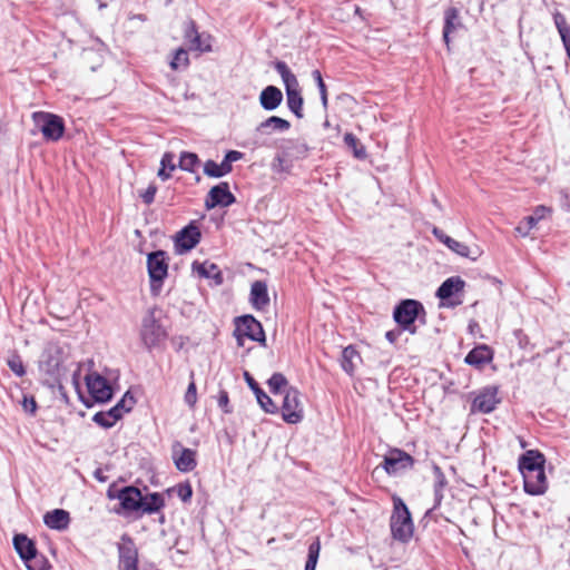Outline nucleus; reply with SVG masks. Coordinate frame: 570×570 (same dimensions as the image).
Masks as SVG:
<instances>
[{"mask_svg": "<svg viewBox=\"0 0 570 570\" xmlns=\"http://www.w3.org/2000/svg\"><path fill=\"white\" fill-rule=\"evenodd\" d=\"M390 529L392 538L401 543L410 542L414 533L411 512L405 502L399 497L393 498Z\"/></svg>", "mask_w": 570, "mask_h": 570, "instance_id": "f257e3e1", "label": "nucleus"}, {"mask_svg": "<svg viewBox=\"0 0 570 570\" xmlns=\"http://www.w3.org/2000/svg\"><path fill=\"white\" fill-rule=\"evenodd\" d=\"M274 69L281 76L286 91V102L288 109L297 117L303 118L304 99L297 77L288 68L287 63L282 60L274 62Z\"/></svg>", "mask_w": 570, "mask_h": 570, "instance_id": "f03ea898", "label": "nucleus"}, {"mask_svg": "<svg viewBox=\"0 0 570 570\" xmlns=\"http://www.w3.org/2000/svg\"><path fill=\"white\" fill-rule=\"evenodd\" d=\"M426 312L423 304L416 299L406 298L402 299L393 311V318L395 323L403 331H409L411 334L416 333L414 322L419 320L425 324Z\"/></svg>", "mask_w": 570, "mask_h": 570, "instance_id": "7ed1b4c3", "label": "nucleus"}, {"mask_svg": "<svg viewBox=\"0 0 570 570\" xmlns=\"http://www.w3.org/2000/svg\"><path fill=\"white\" fill-rule=\"evenodd\" d=\"M169 257L165 250H155L147 255V271L150 282V294L158 296L164 281L168 276Z\"/></svg>", "mask_w": 570, "mask_h": 570, "instance_id": "20e7f679", "label": "nucleus"}, {"mask_svg": "<svg viewBox=\"0 0 570 570\" xmlns=\"http://www.w3.org/2000/svg\"><path fill=\"white\" fill-rule=\"evenodd\" d=\"M158 309L149 308L141 321L140 338L147 350L157 347L167 337V331L156 317Z\"/></svg>", "mask_w": 570, "mask_h": 570, "instance_id": "39448f33", "label": "nucleus"}, {"mask_svg": "<svg viewBox=\"0 0 570 570\" xmlns=\"http://www.w3.org/2000/svg\"><path fill=\"white\" fill-rule=\"evenodd\" d=\"M32 120L45 140L58 141L62 138L66 127L60 116L47 111H35Z\"/></svg>", "mask_w": 570, "mask_h": 570, "instance_id": "423d86ee", "label": "nucleus"}, {"mask_svg": "<svg viewBox=\"0 0 570 570\" xmlns=\"http://www.w3.org/2000/svg\"><path fill=\"white\" fill-rule=\"evenodd\" d=\"M234 335L238 346L244 345V337L257 342L263 346L266 345V336L262 323L249 314L235 318Z\"/></svg>", "mask_w": 570, "mask_h": 570, "instance_id": "0eeeda50", "label": "nucleus"}, {"mask_svg": "<svg viewBox=\"0 0 570 570\" xmlns=\"http://www.w3.org/2000/svg\"><path fill=\"white\" fill-rule=\"evenodd\" d=\"M465 287V281L460 276L446 278L436 289L435 296L440 298V307L454 308L462 304L461 298H453L462 293Z\"/></svg>", "mask_w": 570, "mask_h": 570, "instance_id": "6e6552de", "label": "nucleus"}, {"mask_svg": "<svg viewBox=\"0 0 570 570\" xmlns=\"http://www.w3.org/2000/svg\"><path fill=\"white\" fill-rule=\"evenodd\" d=\"M281 412L283 420L288 424H297L304 419L301 392L295 386L285 390Z\"/></svg>", "mask_w": 570, "mask_h": 570, "instance_id": "1a4fd4ad", "label": "nucleus"}, {"mask_svg": "<svg viewBox=\"0 0 570 570\" xmlns=\"http://www.w3.org/2000/svg\"><path fill=\"white\" fill-rule=\"evenodd\" d=\"M184 41L190 51H212V36L208 33H199L196 22L193 19H188L184 22Z\"/></svg>", "mask_w": 570, "mask_h": 570, "instance_id": "9d476101", "label": "nucleus"}, {"mask_svg": "<svg viewBox=\"0 0 570 570\" xmlns=\"http://www.w3.org/2000/svg\"><path fill=\"white\" fill-rule=\"evenodd\" d=\"M119 501V509H115L118 514L128 515L134 512L141 513V498L142 493L140 489L134 485H126L119 490L116 495Z\"/></svg>", "mask_w": 570, "mask_h": 570, "instance_id": "9b49d317", "label": "nucleus"}, {"mask_svg": "<svg viewBox=\"0 0 570 570\" xmlns=\"http://www.w3.org/2000/svg\"><path fill=\"white\" fill-rule=\"evenodd\" d=\"M499 389L494 385L483 387L473 399L471 404V412L489 414L497 409V405L501 402L498 397Z\"/></svg>", "mask_w": 570, "mask_h": 570, "instance_id": "f8f14e48", "label": "nucleus"}, {"mask_svg": "<svg viewBox=\"0 0 570 570\" xmlns=\"http://www.w3.org/2000/svg\"><path fill=\"white\" fill-rule=\"evenodd\" d=\"M119 570L138 569V550L134 540L128 534H122L118 543Z\"/></svg>", "mask_w": 570, "mask_h": 570, "instance_id": "ddd939ff", "label": "nucleus"}, {"mask_svg": "<svg viewBox=\"0 0 570 570\" xmlns=\"http://www.w3.org/2000/svg\"><path fill=\"white\" fill-rule=\"evenodd\" d=\"M196 451L184 448L179 441L171 445V459L176 469L180 472H191L197 466Z\"/></svg>", "mask_w": 570, "mask_h": 570, "instance_id": "4468645a", "label": "nucleus"}, {"mask_svg": "<svg viewBox=\"0 0 570 570\" xmlns=\"http://www.w3.org/2000/svg\"><path fill=\"white\" fill-rule=\"evenodd\" d=\"M414 459L401 449H392L384 456L383 468L387 474H397L399 472L411 469L414 465Z\"/></svg>", "mask_w": 570, "mask_h": 570, "instance_id": "2eb2a0df", "label": "nucleus"}, {"mask_svg": "<svg viewBox=\"0 0 570 570\" xmlns=\"http://www.w3.org/2000/svg\"><path fill=\"white\" fill-rule=\"evenodd\" d=\"M235 202L236 197L230 193L228 183L222 181L208 191L205 198V207L208 210L218 206L228 207Z\"/></svg>", "mask_w": 570, "mask_h": 570, "instance_id": "dca6fc26", "label": "nucleus"}, {"mask_svg": "<svg viewBox=\"0 0 570 570\" xmlns=\"http://www.w3.org/2000/svg\"><path fill=\"white\" fill-rule=\"evenodd\" d=\"M202 238V233L195 223H190L180 229L175 237V248L178 254L189 252L196 247Z\"/></svg>", "mask_w": 570, "mask_h": 570, "instance_id": "f3484780", "label": "nucleus"}, {"mask_svg": "<svg viewBox=\"0 0 570 570\" xmlns=\"http://www.w3.org/2000/svg\"><path fill=\"white\" fill-rule=\"evenodd\" d=\"M86 384L89 394L96 402L105 403L112 397V390L108 381L100 374H88L86 376Z\"/></svg>", "mask_w": 570, "mask_h": 570, "instance_id": "a211bd4d", "label": "nucleus"}, {"mask_svg": "<svg viewBox=\"0 0 570 570\" xmlns=\"http://www.w3.org/2000/svg\"><path fill=\"white\" fill-rule=\"evenodd\" d=\"M544 464L546 456L539 450H528L518 460V468L523 478L544 468Z\"/></svg>", "mask_w": 570, "mask_h": 570, "instance_id": "6ab92c4d", "label": "nucleus"}, {"mask_svg": "<svg viewBox=\"0 0 570 570\" xmlns=\"http://www.w3.org/2000/svg\"><path fill=\"white\" fill-rule=\"evenodd\" d=\"M244 376L247 385L254 392L257 403L259 404L262 410L268 414H277L279 412V407L272 400V397L261 389L259 384L254 380V377L248 372H245Z\"/></svg>", "mask_w": 570, "mask_h": 570, "instance_id": "aec40b11", "label": "nucleus"}, {"mask_svg": "<svg viewBox=\"0 0 570 570\" xmlns=\"http://www.w3.org/2000/svg\"><path fill=\"white\" fill-rule=\"evenodd\" d=\"M523 489L528 494L541 495L548 489V481L544 472V468L535 471L532 474L523 478Z\"/></svg>", "mask_w": 570, "mask_h": 570, "instance_id": "412c9836", "label": "nucleus"}, {"mask_svg": "<svg viewBox=\"0 0 570 570\" xmlns=\"http://www.w3.org/2000/svg\"><path fill=\"white\" fill-rule=\"evenodd\" d=\"M282 90L273 85L265 87L259 94V105L266 111L277 109L283 102Z\"/></svg>", "mask_w": 570, "mask_h": 570, "instance_id": "4be33fe9", "label": "nucleus"}, {"mask_svg": "<svg viewBox=\"0 0 570 570\" xmlns=\"http://www.w3.org/2000/svg\"><path fill=\"white\" fill-rule=\"evenodd\" d=\"M493 360V351L485 344L472 348L465 356L464 362L476 368H481Z\"/></svg>", "mask_w": 570, "mask_h": 570, "instance_id": "5701e85b", "label": "nucleus"}, {"mask_svg": "<svg viewBox=\"0 0 570 570\" xmlns=\"http://www.w3.org/2000/svg\"><path fill=\"white\" fill-rule=\"evenodd\" d=\"M12 543L16 552L24 563L32 559L38 551L35 542L23 533L14 534Z\"/></svg>", "mask_w": 570, "mask_h": 570, "instance_id": "b1692460", "label": "nucleus"}, {"mask_svg": "<svg viewBox=\"0 0 570 570\" xmlns=\"http://www.w3.org/2000/svg\"><path fill=\"white\" fill-rule=\"evenodd\" d=\"M250 304L257 311H264L269 305L267 285L263 281H255L250 287Z\"/></svg>", "mask_w": 570, "mask_h": 570, "instance_id": "393cba45", "label": "nucleus"}, {"mask_svg": "<svg viewBox=\"0 0 570 570\" xmlns=\"http://www.w3.org/2000/svg\"><path fill=\"white\" fill-rule=\"evenodd\" d=\"M45 524L53 530H66L70 523V514L63 509H55L43 517Z\"/></svg>", "mask_w": 570, "mask_h": 570, "instance_id": "a878e982", "label": "nucleus"}, {"mask_svg": "<svg viewBox=\"0 0 570 570\" xmlns=\"http://www.w3.org/2000/svg\"><path fill=\"white\" fill-rule=\"evenodd\" d=\"M432 234L434 237L444 244L449 249L454 252L461 257H469L470 256V248L468 245L455 240L454 238L448 236L442 229L438 227H433Z\"/></svg>", "mask_w": 570, "mask_h": 570, "instance_id": "bb28decb", "label": "nucleus"}, {"mask_svg": "<svg viewBox=\"0 0 570 570\" xmlns=\"http://www.w3.org/2000/svg\"><path fill=\"white\" fill-rule=\"evenodd\" d=\"M462 23L460 21L459 10L450 7L444 11L443 40L450 48V35L454 32Z\"/></svg>", "mask_w": 570, "mask_h": 570, "instance_id": "cd10ccee", "label": "nucleus"}, {"mask_svg": "<svg viewBox=\"0 0 570 570\" xmlns=\"http://www.w3.org/2000/svg\"><path fill=\"white\" fill-rule=\"evenodd\" d=\"M193 269L204 278H213L217 285L223 284L224 277L219 267L214 263H193Z\"/></svg>", "mask_w": 570, "mask_h": 570, "instance_id": "c85d7f7f", "label": "nucleus"}, {"mask_svg": "<svg viewBox=\"0 0 570 570\" xmlns=\"http://www.w3.org/2000/svg\"><path fill=\"white\" fill-rule=\"evenodd\" d=\"M289 128L291 122L288 120L278 116H271L256 127V131L262 134H268L269 131L285 132Z\"/></svg>", "mask_w": 570, "mask_h": 570, "instance_id": "c756f323", "label": "nucleus"}, {"mask_svg": "<svg viewBox=\"0 0 570 570\" xmlns=\"http://www.w3.org/2000/svg\"><path fill=\"white\" fill-rule=\"evenodd\" d=\"M141 514H154L165 507V499L158 492L148 493L141 498Z\"/></svg>", "mask_w": 570, "mask_h": 570, "instance_id": "7c9ffc66", "label": "nucleus"}, {"mask_svg": "<svg viewBox=\"0 0 570 570\" xmlns=\"http://www.w3.org/2000/svg\"><path fill=\"white\" fill-rule=\"evenodd\" d=\"M121 419V414L118 413L117 407H111L108 411L97 412L92 416V421L104 429L112 428L117 421Z\"/></svg>", "mask_w": 570, "mask_h": 570, "instance_id": "2f4dec72", "label": "nucleus"}, {"mask_svg": "<svg viewBox=\"0 0 570 570\" xmlns=\"http://www.w3.org/2000/svg\"><path fill=\"white\" fill-rule=\"evenodd\" d=\"M554 26L561 37L564 49L570 48V27L567 24V19L563 13L556 11L553 13Z\"/></svg>", "mask_w": 570, "mask_h": 570, "instance_id": "473e14b6", "label": "nucleus"}, {"mask_svg": "<svg viewBox=\"0 0 570 570\" xmlns=\"http://www.w3.org/2000/svg\"><path fill=\"white\" fill-rule=\"evenodd\" d=\"M344 144L352 149L353 155L357 159L366 158V149L364 145L360 141V139L352 132H346L344 135Z\"/></svg>", "mask_w": 570, "mask_h": 570, "instance_id": "72a5a7b5", "label": "nucleus"}, {"mask_svg": "<svg viewBox=\"0 0 570 570\" xmlns=\"http://www.w3.org/2000/svg\"><path fill=\"white\" fill-rule=\"evenodd\" d=\"M200 160L195 153L183 151L179 156L178 167L181 170L188 173H195L196 168L199 166Z\"/></svg>", "mask_w": 570, "mask_h": 570, "instance_id": "f704fd0d", "label": "nucleus"}, {"mask_svg": "<svg viewBox=\"0 0 570 570\" xmlns=\"http://www.w3.org/2000/svg\"><path fill=\"white\" fill-rule=\"evenodd\" d=\"M552 213L551 207L539 205L533 209V214L524 217V223L528 224V229H532L537 224Z\"/></svg>", "mask_w": 570, "mask_h": 570, "instance_id": "c9c22d12", "label": "nucleus"}, {"mask_svg": "<svg viewBox=\"0 0 570 570\" xmlns=\"http://www.w3.org/2000/svg\"><path fill=\"white\" fill-rule=\"evenodd\" d=\"M268 389L272 394H279L288 386V381L283 373H274L267 381Z\"/></svg>", "mask_w": 570, "mask_h": 570, "instance_id": "e433bc0d", "label": "nucleus"}, {"mask_svg": "<svg viewBox=\"0 0 570 570\" xmlns=\"http://www.w3.org/2000/svg\"><path fill=\"white\" fill-rule=\"evenodd\" d=\"M321 552V540L318 537L308 546L305 570H315Z\"/></svg>", "mask_w": 570, "mask_h": 570, "instance_id": "4c0bfd02", "label": "nucleus"}, {"mask_svg": "<svg viewBox=\"0 0 570 570\" xmlns=\"http://www.w3.org/2000/svg\"><path fill=\"white\" fill-rule=\"evenodd\" d=\"M242 158H243V153L237 151V150H228L225 154L223 161L219 164V167H220V170L223 171V174L225 176L227 174H229L233 170V165L232 164L234 161H237V160L242 159Z\"/></svg>", "mask_w": 570, "mask_h": 570, "instance_id": "58836bf2", "label": "nucleus"}, {"mask_svg": "<svg viewBox=\"0 0 570 570\" xmlns=\"http://www.w3.org/2000/svg\"><path fill=\"white\" fill-rule=\"evenodd\" d=\"M342 368L347 373V374H353L354 372V364H353V358L354 357H358V353L356 352V350L352 346H347L343 350V353H342Z\"/></svg>", "mask_w": 570, "mask_h": 570, "instance_id": "ea45409f", "label": "nucleus"}, {"mask_svg": "<svg viewBox=\"0 0 570 570\" xmlns=\"http://www.w3.org/2000/svg\"><path fill=\"white\" fill-rule=\"evenodd\" d=\"M24 564L28 570H51V564L48 559L43 554L38 553V551L35 553V557Z\"/></svg>", "mask_w": 570, "mask_h": 570, "instance_id": "a19ab883", "label": "nucleus"}, {"mask_svg": "<svg viewBox=\"0 0 570 570\" xmlns=\"http://www.w3.org/2000/svg\"><path fill=\"white\" fill-rule=\"evenodd\" d=\"M188 65H189L188 51L183 47L178 48L175 51L174 57L170 61L171 69L178 70L180 68L188 67Z\"/></svg>", "mask_w": 570, "mask_h": 570, "instance_id": "79ce46f5", "label": "nucleus"}, {"mask_svg": "<svg viewBox=\"0 0 570 570\" xmlns=\"http://www.w3.org/2000/svg\"><path fill=\"white\" fill-rule=\"evenodd\" d=\"M312 77L314 79V81L316 82V86L320 90V96H321V100H322V105L324 108H327V104H328V98H327V88H326V85L323 80V77H322V73L318 69H315L312 71Z\"/></svg>", "mask_w": 570, "mask_h": 570, "instance_id": "37998d69", "label": "nucleus"}, {"mask_svg": "<svg viewBox=\"0 0 570 570\" xmlns=\"http://www.w3.org/2000/svg\"><path fill=\"white\" fill-rule=\"evenodd\" d=\"M135 402V397L130 394V392H126L124 396L112 407H117L118 413L121 414L122 417L125 413L131 411Z\"/></svg>", "mask_w": 570, "mask_h": 570, "instance_id": "c03bdc74", "label": "nucleus"}, {"mask_svg": "<svg viewBox=\"0 0 570 570\" xmlns=\"http://www.w3.org/2000/svg\"><path fill=\"white\" fill-rule=\"evenodd\" d=\"M8 367L19 377L26 374L24 365L19 355H12L7 361Z\"/></svg>", "mask_w": 570, "mask_h": 570, "instance_id": "a18cd8bd", "label": "nucleus"}, {"mask_svg": "<svg viewBox=\"0 0 570 570\" xmlns=\"http://www.w3.org/2000/svg\"><path fill=\"white\" fill-rule=\"evenodd\" d=\"M204 174L207 175L208 177H213V178H220V177L225 176L223 174V171L220 170L219 164H217L216 161H214L212 159H208L204 164Z\"/></svg>", "mask_w": 570, "mask_h": 570, "instance_id": "49530a36", "label": "nucleus"}, {"mask_svg": "<svg viewBox=\"0 0 570 570\" xmlns=\"http://www.w3.org/2000/svg\"><path fill=\"white\" fill-rule=\"evenodd\" d=\"M176 492H177V495L179 497V499L183 501V502H188L190 501L191 497H193V488L190 485L189 482H185V483H179L177 487H176Z\"/></svg>", "mask_w": 570, "mask_h": 570, "instance_id": "de8ad7c7", "label": "nucleus"}, {"mask_svg": "<svg viewBox=\"0 0 570 570\" xmlns=\"http://www.w3.org/2000/svg\"><path fill=\"white\" fill-rule=\"evenodd\" d=\"M434 485L433 489H443L448 485V480L441 468L436 464L433 465Z\"/></svg>", "mask_w": 570, "mask_h": 570, "instance_id": "09e8293b", "label": "nucleus"}, {"mask_svg": "<svg viewBox=\"0 0 570 570\" xmlns=\"http://www.w3.org/2000/svg\"><path fill=\"white\" fill-rule=\"evenodd\" d=\"M184 401L189 407L195 406V404L197 402V389H196V384L194 381H191L188 384L187 391L184 396Z\"/></svg>", "mask_w": 570, "mask_h": 570, "instance_id": "8fccbe9b", "label": "nucleus"}, {"mask_svg": "<svg viewBox=\"0 0 570 570\" xmlns=\"http://www.w3.org/2000/svg\"><path fill=\"white\" fill-rule=\"evenodd\" d=\"M217 405L220 407V410L229 414L233 412V407L229 405V396L227 391L220 390L217 396Z\"/></svg>", "mask_w": 570, "mask_h": 570, "instance_id": "3c124183", "label": "nucleus"}, {"mask_svg": "<svg viewBox=\"0 0 570 570\" xmlns=\"http://www.w3.org/2000/svg\"><path fill=\"white\" fill-rule=\"evenodd\" d=\"M157 193V186L154 184H150L147 189L140 195L142 202L146 205H150L155 200V195Z\"/></svg>", "mask_w": 570, "mask_h": 570, "instance_id": "603ef678", "label": "nucleus"}, {"mask_svg": "<svg viewBox=\"0 0 570 570\" xmlns=\"http://www.w3.org/2000/svg\"><path fill=\"white\" fill-rule=\"evenodd\" d=\"M175 156L171 153H165L161 157L160 165L161 167H165L169 171H173L176 169V165L174 163Z\"/></svg>", "mask_w": 570, "mask_h": 570, "instance_id": "864d4df0", "label": "nucleus"}, {"mask_svg": "<svg viewBox=\"0 0 570 570\" xmlns=\"http://www.w3.org/2000/svg\"><path fill=\"white\" fill-rule=\"evenodd\" d=\"M48 370L47 372L52 376H58L60 374V363L57 358L50 357L47 362Z\"/></svg>", "mask_w": 570, "mask_h": 570, "instance_id": "5fc2aeb1", "label": "nucleus"}, {"mask_svg": "<svg viewBox=\"0 0 570 570\" xmlns=\"http://www.w3.org/2000/svg\"><path fill=\"white\" fill-rule=\"evenodd\" d=\"M294 155L296 158H304L307 155L308 147L304 142L293 144Z\"/></svg>", "mask_w": 570, "mask_h": 570, "instance_id": "6e6d98bb", "label": "nucleus"}, {"mask_svg": "<svg viewBox=\"0 0 570 570\" xmlns=\"http://www.w3.org/2000/svg\"><path fill=\"white\" fill-rule=\"evenodd\" d=\"M23 410L30 414H35L37 411V402L35 399L24 396L22 402Z\"/></svg>", "mask_w": 570, "mask_h": 570, "instance_id": "4d7b16f0", "label": "nucleus"}, {"mask_svg": "<svg viewBox=\"0 0 570 570\" xmlns=\"http://www.w3.org/2000/svg\"><path fill=\"white\" fill-rule=\"evenodd\" d=\"M443 491H444L443 489H433V492H434V505H433L432 509L428 510L426 515H429L432 512V510L438 509L441 505L442 500L444 498Z\"/></svg>", "mask_w": 570, "mask_h": 570, "instance_id": "13d9d810", "label": "nucleus"}, {"mask_svg": "<svg viewBox=\"0 0 570 570\" xmlns=\"http://www.w3.org/2000/svg\"><path fill=\"white\" fill-rule=\"evenodd\" d=\"M559 196H560V199H561V207L566 212H570V196H569L568 190L567 189H560L559 190Z\"/></svg>", "mask_w": 570, "mask_h": 570, "instance_id": "bf43d9fd", "label": "nucleus"}, {"mask_svg": "<svg viewBox=\"0 0 570 570\" xmlns=\"http://www.w3.org/2000/svg\"><path fill=\"white\" fill-rule=\"evenodd\" d=\"M403 330H392V331H387L385 333V338L391 343V344H395L399 340V337L401 336V333H402Z\"/></svg>", "mask_w": 570, "mask_h": 570, "instance_id": "052dcab7", "label": "nucleus"}, {"mask_svg": "<svg viewBox=\"0 0 570 570\" xmlns=\"http://www.w3.org/2000/svg\"><path fill=\"white\" fill-rule=\"evenodd\" d=\"M121 488H118L115 483L110 484L108 490H107V498L109 500H117V494L119 493V490Z\"/></svg>", "mask_w": 570, "mask_h": 570, "instance_id": "680f3d73", "label": "nucleus"}, {"mask_svg": "<svg viewBox=\"0 0 570 570\" xmlns=\"http://www.w3.org/2000/svg\"><path fill=\"white\" fill-rule=\"evenodd\" d=\"M94 478H95L97 481L101 482V483L106 482V481H107V479H108V478H107V475H105V473H104V471H102V469H101V468H98V469H96V470H95V472H94Z\"/></svg>", "mask_w": 570, "mask_h": 570, "instance_id": "e2e57ef3", "label": "nucleus"}, {"mask_svg": "<svg viewBox=\"0 0 570 570\" xmlns=\"http://www.w3.org/2000/svg\"><path fill=\"white\" fill-rule=\"evenodd\" d=\"M515 230L523 237L528 236L531 229H528V224L524 220L515 228Z\"/></svg>", "mask_w": 570, "mask_h": 570, "instance_id": "0e129e2a", "label": "nucleus"}, {"mask_svg": "<svg viewBox=\"0 0 570 570\" xmlns=\"http://www.w3.org/2000/svg\"><path fill=\"white\" fill-rule=\"evenodd\" d=\"M170 171H166V168L165 167H160V169L158 170V177L161 179V180H167L170 178Z\"/></svg>", "mask_w": 570, "mask_h": 570, "instance_id": "69168bd1", "label": "nucleus"}, {"mask_svg": "<svg viewBox=\"0 0 570 570\" xmlns=\"http://www.w3.org/2000/svg\"><path fill=\"white\" fill-rule=\"evenodd\" d=\"M278 163V166L281 167V170H284V168L282 167V164H283V158L281 156H277L275 159H274V163ZM273 167L276 168V164H273Z\"/></svg>", "mask_w": 570, "mask_h": 570, "instance_id": "338daca9", "label": "nucleus"}, {"mask_svg": "<svg viewBox=\"0 0 570 570\" xmlns=\"http://www.w3.org/2000/svg\"><path fill=\"white\" fill-rule=\"evenodd\" d=\"M98 4H99V9H104L107 7V4L100 0L98 1Z\"/></svg>", "mask_w": 570, "mask_h": 570, "instance_id": "774afa93", "label": "nucleus"}]
</instances>
